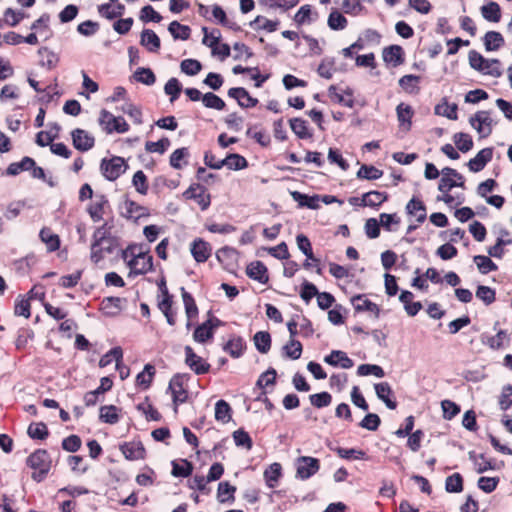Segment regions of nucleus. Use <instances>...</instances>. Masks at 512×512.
Returning <instances> with one entry per match:
<instances>
[{"label":"nucleus","instance_id":"16","mask_svg":"<svg viewBox=\"0 0 512 512\" xmlns=\"http://www.w3.org/2000/svg\"><path fill=\"white\" fill-rule=\"evenodd\" d=\"M121 214L128 219L137 220L141 217L147 216L148 211L145 207L137 204L136 202L126 199L121 206Z\"/></svg>","mask_w":512,"mask_h":512},{"label":"nucleus","instance_id":"49","mask_svg":"<svg viewBox=\"0 0 512 512\" xmlns=\"http://www.w3.org/2000/svg\"><path fill=\"white\" fill-rule=\"evenodd\" d=\"M203 105L206 108H211L215 110H223L225 108V102L216 94L212 92H207L202 97Z\"/></svg>","mask_w":512,"mask_h":512},{"label":"nucleus","instance_id":"31","mask_svg":"<svg viewBox=\"0 0 512 512\" xmlns=\"http://www.w3.org/2000/svg\"><path fill=\"white\" fill-rule=\"evenodd\" d=\"M35 161L31 157L25 156L19 162L11 163L6 170L7 175L15 176L18 175L22 171H30V169L34 166Z\"/></svg>","mask_w":512,"mask_h":512},{"label":"nucleus","instance_id":"42","mask_svg":"<svg viewBox=\"0 0 512 512\" xmlns=\"http://www.w3.org/2000/svg\"><path fill=\"white\" fill-rule=\"evenodd\" d=\"M383 171L373 165L363 164L357 171V178L366 180H377L381 178Z\"/></svg>","mask_w":512,"mask_h":512},{"label":"nucleus","instance_id":"63","mask_svg":"<svg viewBox=\"0 0 512 512\" xmlns=\"http://www.w3.org/2000/svg\"><path fill=\"white\" fill-rule=\"evenodd\" d=\"M182 86L177 78H170L164 86V91L170 95V101L174 102L180 95Z\"/></svg>","mask_w":512,"mask_h":512},{"label":"nucleus","instance_id":"52","mask_svg":"<svg viewBox=\"0 0 512 512\" xmlns=\"http://www.w3.org/2000/svg\"><path fill=\"white\" fill-rule=\"evenodd\" d=\"M476 297L488 306L495 301L496 292L489 286L479 285L476 290Z\"/></svg>","mask_w":512,"mask_h":512},{"label":"nucleus","instance_id":"17","mask_svg":"<svg viewBox=\"0 0 512 512\" xmlns=\"http://www.w3.org/2000/svg\"><path fill=\"white\" fill-rule=\"evenodd\" d=\"M493 156L492 148H484L480 150L476 156L469 160L468 167L472 172H479L484 169L486 164L491 161Z\"/></svg>","mask_w":512,"mask_h":512},{"label":"nucleus","instance_id":"24","mask_svg":"<svg viewBox=\"0 0 512 512\" xmlns=\"http://www.w3.org/2000/svg\"><path fill=\"white\" fill-rule=\"evenodd\" d=\"M374 388L377 397L382 400L389 409L393 410L397 407L396 401L391 399L393 392L388 382L377 383Z\"/></svg>","mask_w":512,"mask_h":512},{"label":"nucleus","instance_id":"64","mask_svg":"<svg viewBox=\"0 0 512 512\" xmlns=\"http://www.w3.org/2000/svg\"><path fill=\"white\" fill-rule=\"evenodd\" d=\"M181 71L189 76H194L198 74L202 65L198 60L195 59H185L180 64Z\"/></svg>","mask_w":512,"mask_h":512},{"label":"nucleus","instance_id":"60","mask_svg":"<svg viewBox=\"0 0 512 512\" xmlns=\"http://www.w3.org/2000/svg\"><path fill=\"white\" fill-rule=\"evenodd\" d=\"M14 313L16 316H23L26 319L31 316L29 299H25L21 295L16 298Z\"/></svg>","mask_w":512,"mask_h":512},{"label":"nucleus","instance_id":"11","mask_svg":"<svg viewBox=\"0 0 512 512\" xmlns=\"http://www.w3.org/2000/svg\"><path fill=\"white\" fill-rule=\"evenodd\" d=\"M220 323V320L217 318L205 321L195 329L193 339L198 343H205L213 337L214 329L219 326Z\"/></svg>","mask_w":512,"mask_h":512},{"label":"nucleus","instance_id":"44","mask_svg":"<svg viewBox=\"0 0 512 512\" xmlns=\"http://www.w3.org/2000/svg\"><path fill=\"white\" fill-rule=\"evenodd\" d=\"M193 466L191 462L184 459L181 463L176 461H172V475L174 477H188L192 474Z\"/></svg>","mask_w":512,"mask_h":512},{"label":"nucleus","instance_id":"46","mask_svg":"<svg viewBox=\"0 0 512 512\" xmlns=\"http://www.w3.org/2000/svg\"><path fill=\"white\" fill-rule=\"evenodd\" d=\"M453 141L456 147L463 153L470 151L473 147L472 137L466 133H456L453 136Z\"/></svg>","mask_w":512,"mask_h":512},{"label":"nucleus","instance_id":"37","mask_svg":"<svg viewBox=\"0 0 512 512\" xmlns=\"http://www.w3.org/2000/svg\"><path fill=\"white\" fill-rule=\"evenodd\" d=\"M119 409L114 405H105L100 408L99 418L102 422L116 424L119 421Z\"/></svg>","mask_w":512,"mask_h":512},{"label":"nucleus","instance_id":"1","mask_svg":"<svg viewBox=\"0 0 512 512\" xmlns=\"http://www.w3.org/2000/svg\"><path fill=\"white\" fill-rule=\"evenodd\" d=\"M122 258L130 268L129 276L146 274L153 268V257L141 246H129L123 251Z\"/></svg>","mask_w":512,"mask_h":512},{"label":"nucleus","instance_id":"45","mask_svg":"<svg viewBox=\"0 0 512 512\" xmlns=\"http://www.w3.org/2000/svg\"><path fill=\"white\" fill-rule=\"evenodd\" d=\"M155 368L151 364H146L144 370L136 376V384L148 388L153 380Z\"/></svg>","mask_w":512,"mask_h":512},{"label":"nucleus","instance_id":"32","mask_svg":"<svg viewBox=\"0 0 512 512\" xmlns=\"http://www.w3.org/2000/svg\"><path fill=\"white\" fill-rule=\"evenodd\" d=\"M245 347L243 339L239 336L232 337L224 346L223 350L233 358H238L242 355Z\"/></svg>","mask_w":512,"mask_h":512},{"label":"nucleus","instance_id":"61","mask_svg":"<svg viewBox=\"0 0 512 512\" xmlns=\"http://www.w3.org/2000/svg\"><path fill=\"white\" fill-rule=\"evenodd\" d=\"M132 184L136 191L142 195H146L148 191L147 177L142 170H138L132 178Z\"/></svg>","mask_w":512,"mask_h":512},{"label":"nucleus","instance_id":"6","mask_svg":"<svg viewBox=\"0 0 512 512\" xmlns=\"http://www.w3.org/2000/svg\"><path fill=\"white\" fill-rule=\"evenodd\" d=\"M469 122L481 137H488L492 133L494 122L490 111H478L470 117Z\"/></svg>","mask_w":512,"mask_h":512},{"label":"nucleus","instance_id":"50","mask_svg":"<svg viewBox=\"0 0 512 512\" xmlns=\"http://www.w3.org/2000/svg\"><path fill=\"white\" fill-rule=\"evenodd\" d=\"M181 291L187 318L192 319L198 314V308L192 295L188 293L184 288H181Z\"/></svg>","mask_w":512,"mask_h":512},{"label":"nucleus","instance_id":"34","mask_svg":"<svg viewBox=\"0 0 512 512\" xmlns=\"http://www.w3.org/2000/svg\"><path fill=\"white\" fill-rule=\"evenodd\" d=\"M222 167L226 166L231 170H241L247 167V160L236 153L229 154L226 158L221 160Z\"/></svg>","mask_w":512,"mask_h":512},{"label":"nucleus","instance_id":"39","mask_svg":"<svg viewBox=\"0 0 512 512\" xmlns=\"http://www.w3.org/2000/svg\"><path fill=\"white\" fill-rule=\"evenodd\" d=\"M41 240L47 245L49 251H55L60 247L59 236L54 234L51 229L43 228L39 234Z\"/></svg>","mask_w":512,"mask_h":512},{"label":"nucleus","instance_id":"4","mask_svg":"<svg viewBox=\"0 0 512 512\" xmlns=\"http://www.w3.org/2000/svg\"><path fill=\"white\" fill-rule=\"evenodd\" d=\"M99 124L108 134L113 132L126 133L129 130V125L123 117H116L105 109L100 112Z\"/></svg>","mask_w":512,"mask_h":512},{"label":"nucleus","instance_id":"14","mask_svg":"<svg viewBox=\"0 0 512 512\" xmlns=\"http://www.w3.org/2000/svg\"><path fill=\"white\" fill-rule=\"evenodd\" d=\"M190 251L196 262L203 263L210 257L212 249L208 242L199 238L191 243Z\"/></svg>","mask_w":512,"mask_h":512},{"label":"nucleus","instance_id":"10","mask_svg":"<svg viewBox=\"0 0 512 512\" xmlns=\"http://www.w3.org/2000/svg\"><path fill=\"white\" fill-rule=\"evenodd\" d=\"M73 146L82 152L88 151L93 148L95 144L94 137L87 131L77 128L71 132Z\"/></svg>","mask_w":512,"mask_h":512},{"label":"nucleus","instance_id":"38","mask_svg":"<svg viewBox=\"0 0 512 512\" xmlns=\"http://www.w3.org/2000/svg\"><path fill=\"white\" fill-rule=\"evenodd\" d=\"M168 31L174 39L187 40L190 37L191 29L187 25H182L178 21H172L168 26Z\"/></svg>","mask_w":512,"mask_h":512},{"label":"nucleus","instance_id":"54","mask_svg":"<svg viewBox=\"0 0 512 512\" xmlns=\"http://www.w3.org/2000/svg\"><path fill=\"white\" fill-rule=\"evenodd\" d=\"M107 200L104 196H100L93 204L90 205L88 212L94 222H98L103 217L104 205Z\"/></svg>","mask_w":512,"mask_h":512},{"label":"nucleus","instance_id":"35","mask_svg":"<svg viewBox=\"0 0 512 512\" xmlns=\"http://www.w3.org/2000/svg\"><path fill=\"white\" fill-rule=\"evenodd\" d=\"M327 24L331 30L339 31L347 27L348 21L337 9H333L328 16Z\"/></svg>","mask_w":512,"mask_h":512},{"label":"nucleus","instance_id":"62","mask_svg":"<svg viewBox=\"0 0 512 512\" xmlns=\"http://www.w3.org/2000/svg\"><path fill=\"white\" fill-rule=\"evenodd\" d=\"M420 82V77L417 75H404L399 79V86L406 92L412 93L417 88V84Z\"/></svg>","mask_w":512,"mask_h":512},{"label":"nucleus","instance_id":"47","mask_svg":"<svg viewBox=\"0 0 512 512\" xmlns=\"http://www.w3.org/2000/svg\"><path fill=\"white\" fill-rule=\"evenodd\" d=\"M236 488L230 485L228 482H220L218 485L217 498L220 503L234 500V492Z\"/></svg>","mask_w":512,"mask_h":512},{"label":"nucleus","instance_id":"59","mask_svg":"<svg viewBox=\"0 0 512 512\" xmlns=\"http://www.w3.org/2000/svg\"><path fill=\"white\" fill-rule=\"evenodd\" d=\"M170 140L166 137L160 139L159 141L152 142L148 141L145 144V150L149 153H159L164 154L166 150L170 146Z\"/></svg>","mask_w":512,"mask_h":512},{"label":"nucleus","instance_id":"58","mask_svg":"<svg viewBox=\"0 0 512 512\" xmlns=\"http://www.w3.org/2000/svg\"><path fill=\"white\" fill-rule=\"evenodd\" d=\"M357 374L359 376L374 375L378 378L385 376L383 368L375 364H361L357 369Z\"/></svg>","mask_w":512,"mask_h":512},{"label":"nucleus","instance_id":"51","mask_svg":"<svg viewBox=\"0 0 512 512\" xmlns=\"http://www.w3.org/2000/svg\"><path fill=\"white\" fill-rule=\"evenodd\" d=\"M134 78L136 81L145 85H153L156 81L155 74L150 68L140 67L134 72Z\"/></svg>","mask_w":512,"mask_h":512},{"label":"nucleus","instance_id":"57","mask_svg":"<svg viewBox=\"0 0 512 512\" xmlns=\"http://www.w3.org/2000/svg\"><path fill=\"white\" fill-rule=\"evenodd\" d=\"M283 351L286 357L297 360L301 357L302 345L299 341L290 339V341L284 345Z\"/></svg>","mask_w":512,"mask_h":512},{"label":"nucleus","instance_id":"22","mask_svg":"<svg viewBox=\"0 0 512 512\" xmlns=\"http://www.w3.org/2000/svg\"><path fill=\"white\" fill-rule=\"evenodd\" d=\"M121 451L129 460H139L145 456V448L141 442L125 443L121 446Z\"/></svg>","mask_w":512,"mask_h":512},{"label":"nucleus","instance_id":"30","mask_svg":"<svg viewBox=\"0 0 512 512\" xmlns=\"http://www.w3.org/2000/svg\"><path fill=\"white\" fill-rule=\"evenodd\" d=\"M482 17L489 21L497 23L501 19V8L496 2H489L481 7Z\"/></svg>","mask_w":512,"mask_h":512},{"label":"nucleus","instance_id":"18","mask_svg":"<svg viewBox=\"0 0 512 512\" xmlns=\"http://www.w3.org/2000/svg\"><path fill=\"white\" fill-rule=\"evenodd\" d=\"M383 60L393 67H397L404 63V50L399 45H391L383 50Z\"/></svg>","mask_w":512,"mask_h":512},{"label":"nucleus","instance_id":"48","mask_svg":"<svg viewBox=\"0 0 512 512\" xmlns=\"http://www.w3.org/2000/svg\"><path fill=\"white\" fill-rule=\"evenodd\" d=\"M122 358H123V351H122L121 347H114L101 357V359L99 361V366L106 367L109 364H111L112 361L119 363L122 361Z\"/></svg>","mask_w":512,"mask_h":512},{"label":"nucleus","instance_id":"8","mask_svg":"<svg viewBox=\"0 0 512 512\" xmlns=\"http://www.w3.org/2000/svg\"><path fill=\"white\" fill-rule=\"evenodd\" d=\"M183 197L185 199H193L195 200L202 211L208 209L211 204L210 194L206 193L205 187L200 184H192L186 189L183 193Z\"/></svg>","mask_w":512,"mask_h":512},{"label":"nucleus","instance_id":"19","mask_svg":"<svg viewBox=\"0 0 512 512\" xmlns=\"http://www.w3.org/2000/svg\"><path fill=\"white\" fill-rule=\"evenodd\" d=\"M246 273L249 278L262 284L269 280L267 267L261 261L251 262L246 268Z\"/></svg>","mask_w":512,"mask_h":512},{"label":"nucleus","instance_id":"23","mask_svg":"<svg viewBox=\"0 0 512 512\" xmlns=\"http://www.w3.org/2000/svg\"><path fill=\"white\" fill-rule=\"evenodd\" d=\"M329 97L348 108H353L354 99H353V91L350 88H347L343 91V93H338L335 86H330L328 89Z\"/></svg>","mask_w":512,"mask_h":512},{"label":"nucleus","instance_id":"5","mask_svg":"<svg viewBox=\"0 0 512 512\" xmlns=\"http://www.w3.org/2000/svg\"><path fill=\"white\" fill-rule=\"evenodd\" d=\"M188 381V376L185 374H176L174 375L168 386V391L171 392L172 400L175 405V411H177V406L186 402L188 398V392L186 390V383Z\"/></svg>","mask_w":512,"mask_h":512},{"label":"nucleus","instance_id":"25","mask_svg":"<svg viewBox=\"0 0 512 512\" xmlns=\"http://www.w3.org/2000/svg\"><path fill=\"white\" fill-rule=\"evenodd\" d=\"M388 194L380 191H369L364 193L361 197V207H378L383 202L387 201Z\"/></svg>","mask_w":512,"mask_h":512},{"label":"nucleus","instance_id":"56","mask_svg":"<svg viewBox=\"0 0 512 512\" xmlns=\"http://www.w3.org/2000/svg\"><path fill=\"white\" fill-rule=\"evenodd\" d=\"M27 433L32 439L43 440L48 436V428L43 422L32 423Z\"/></svg>","mask_w":512,"mask_h":512},{"label":"nucleus","instance_id":"27","mask_svg":"<svg viewBox=\"0 0 512 512\" xmlns=\"http://www.w3.org/2000/svg\"><path fill=\"white\" fill-rule=\"evenodd\" d=\"M290 194L292 199L296 201L300 207H307L309 209L319 208L320 196L318 195L308 196L299 191H292Z\"/></svg>","mask_w":512,"mask_h":512},{"label":"nucleus","instance_id":"36","mask_svg":"<svg viewBox=\"0 0 512 512\" xmlns=\"http://www.w3.org/2000/svg\"><path fill=\"white\" fill-rule=\"evenodd\" d=\"M125 7L122 4H118L116 7H112L111 4L105 3L98 6V12L102 17H105L109 20L122 16L124 13Z\"/></svg>","mask_w":512,"mask_h":512},{"label":"nucleus","instance_id":"21","mask_svg":"<svg viewBox=\"0 0 512 512\" xmlns=\"http://www.w3.org/2000/svg\"><path fill=\"white\" fill-rule=\"evenodd\" d=\"M504 236L508 237L509 231L506 229H501L499 231V237L497 238L495 245L489 247L487 250L490 257L501 259L504 255L503 247L512 244V238L504 240Z\"/></svg>","mask_w":512,"mask_h":512},{"label":"nucleus","instance_id":"13","mask_svg":"<svg viewBox=\"0 0 512 512\" xmlns=\"http://www.w3.org/2000/svg\"><path fill=\"white\" fill-rule=\"evenodd\" d=\"M351 303L357 312H370L374 315L376 319L380 316V308L379 306L370 301L364 295H356L351 298Z\"/></svg>","mask_w":512,"mask_h":512},{"label":"nucleus","instance_id":"41","mask_svg":"<svg viewBox=\"0 0 512 512\" xmlns=\"http://www.w3.org/2000/svg\"><path fill=\"white\" fill-rule=\"evenodd\" d=\"M254 344L260 353H267L271 347V336L266 331H259L254 335Z\"/></svg>","mask_w":512,"mask_h":512},{"label":"nucleus","instance_id":"2","mask_svg":"<svg viewBox=\"0 0 512 512\" xmlns=\"http://www.w3.org/2000/svg\"><path fill=\"white\" fill-rule=\"evenodd\" d=\"M27 465L34 470L32 478L40 482L50 470L51 459L46 450L38 449L27 458Z\"/></svg>","mask_w":512,"mask_h":512},{"label":"nucleus","instance_id":"29","mask_svg":"<svg viewBox=\"0 0 512 512\" xmlns=\"http://www.w3.org/2000/svg\"><path fill=\"white\" fill-rule=\"evenodd\" d=\"M282 475V467L279 463H272L265 471H264V479L266 485L269 488H275L278 484V481Z\"/></svg>","mask_w":512,"mask_h":512},{"label":"nucleus","instance_id":"9","mask_svg":"<svg viewBox=\"0 0 512 512\" xmlns=\"http://www.w3.org/2000/svg\"><path fill=\"white\" fill-rule=\"evenodd\" d=\"M185 363L197 375L205 374L210 369V364L198 356L190 346L185 349Z\"/></svg>","mask_w":512,"mask_h":512},{"label":"nucleus","instance_id":"7","mask_svg":"<svg viewBox=\"0 0 512 512\" xmlns=\"http://www.w3.org/2000/svg\"><path fill=\"white\" fill-rule=\"evenodd\" d=\"M296 476L302 480L309 479L319 471L320 463L317 458L300 456L296 460Z\"/></svg>","mask_w":512,"mask_h":512},{"label":"nucleus","instance_id":"28","mask_svg":"<svg viewBox=\"0 0 512 512\" xmlns=\"http://www.w3.org/2000/svg\"><path fill=\"white\" fill-rule=\"evenodd\" d=\"M504 38L500 32L488 31L483 37L486 51H497L504 45Z\"/></svg>","mask_w":512,"mask_h":512},{"label":"nucleus","instance_id":"43","mask_svg":"<svg viewBox=\"0 0 512 512\" xmlns=\"http://www.w3.org/2000/svg\"><path fill=\"white\" fill-rule=\"evenodd\" d=\"M473 261L481 274H488L489 272L497 270V265L488 256L476 255Z\"/></svg>","mask_w":512,"mask_h":512},{"label":"nucleus","instance_id":"53","mask_svg":"<svg viewBox=\"0 0 512 512\" xmlns=\"http://www.w3.org/2000/svg\"><path fill=\"white\" fill-rule=\"evenodd\" d=\"M445 489L450 493H459L463 490V479L459 473H454L446 478Z\"/></svg>","mask_w":512,"mask_h":512},{"label":"nucleus","instance_id":"20","mask_svg":"<svg viewBox=\"0 0 512 512\" xmlns=\"http://www.w3.org/2000/svg\"><path fill=\"white\" fill-rule=\"evenodd\" d=\"M406 213L415 216L418 223H423L427 218L426 207L420 199L413 197L406 205Z\"/></svg>","mask_w":512,"mask_h":512},{"label":"nucleus","instance_id":"40","mask_svg":"<svg viewBox=\"0 0 512 512\" xmlns=\"http://www.w3.org/2000/svg\"><path fill=\"white\" fill-rule=\"evenodd\" d=\"M215 419L224 424L231 420V407L225 400H219L216 402Z\"/></svg>","mask_w":512,"mask_h":512},{"label":"nucleus","instance_id":"33","mask_svg":"<svg viewBox=\"0 0 512 512\" xmlns=\"http://www.w3.org/2000/svg\"><path fill=\"white\" fill-rule=\"evenodd\" d=\"M290 128L300 139H308L312 134L308 131L307 121L302 118H292L289 120Z\"/></svg>","mask_w":512,"mask_h":512},{"label":"nucleus","instance_id":"15","mask_svg":"<svg viewBox=\"0 0 512 512\" xmlns=\"http://www.w3.org/2000/svg\"><path fill=\"white\" fill-rule=\"evenodd\" d=\"M324 361L331 366H340L343 369H350L354 366L353 360L341 350H333L329 355L325 356Z\"/></svg>","mask_w":512,"mask_h":512},{"label":"nucleus","instance_id":"12","mask_svg":"<svg viewBox=\"0 0 512 512\" xmlns=\"http://www.w3.org/2000/svg\"><path fill=\"white\" fill-rule=\"evenodd\" d=\"M228 96L237 100L238 105L243 108L255 107L258 103V99L253 98L243 87L230 88Z\"/></svg>","mask_w":512,"mask_h":512},{"label":"nucleus","instance_id":"55","mask_svg":"<svg viewBox=\"0 0 512 512\" xmlns=\"http://www.w3.org/2000/svg\"><path fill=\"white\" fill-rule=\"evenodd\" d=\"M397 118L401 125H407V129L411 126V118L413 115V110L409 105H405L404 103H400L397 108Z\"/></svg>","mask_w":512,"mask_h":512},{"label":"nucleus","instance_id":"3","mask_svg":"<svg viewBox=\"0 0 512 512\" xmlns=\"http://www.w3.org/2000/svg\"><path fill=\"white\" fill-rule=\"evenodd\" d=\"M128 168L124 158L113 156L111 159H102L100 170L102 175L109 181L118 179Z\"/></svg>","mask_w":512,"mask_h":512},{"label":"nucleus","instance_id":"26","mask_svg":"<svg viewBox=\"0 0 512 512\" xmlns=\"http://www.w3.org/2000/svg\"><path fill=\"white\" fill-rule=\"evenodd\" d=\"M140 44L150 52H157L160 49V38L150 29H144L141 33Z\"/></svg>","mask_w":512,"mask_h":512}]
</instances>
